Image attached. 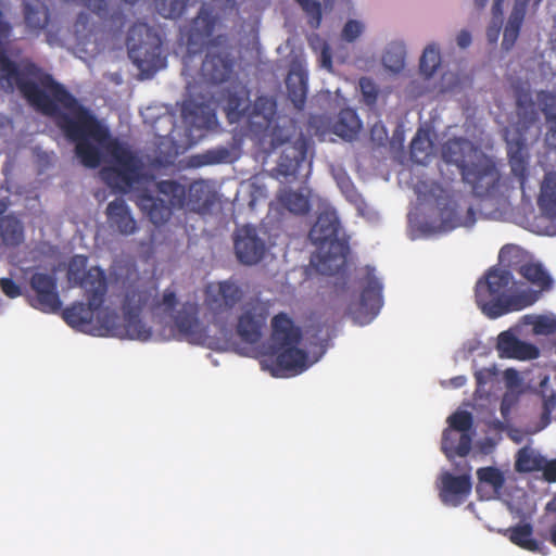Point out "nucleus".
I'll return each instance as SVG.
<instances>
[{
  "label": "nucleus",
  "mask_w": 556,
  "mask_h": 556,
  "mask_svg": "<svg viewBox=\"0 0 556 556\" xmlns=\"http://www.w3.org/2000/svg\"><path fill=\"white\" fill-rule=\"evenodd\" d=\"M9 207L7 199H0V239L5 248H15L24 240V227L18 218L4 215Z\"/></svg>",
  "instance_id": "26"
},
{
  "label": "nucleus",
  "mask_w": 556,
  "mask_h": 556,
  "mask_svg": "<svg viewBox=\"0 0 556 556\" xmlns=\"http://www.w3.org/2000/svg\"><path fill=\"white\" fill-rule=\"evenodd\" d=\"M545 142L549 148L556 149V122L548 123Z\"/></svg>",
  "instance_id": "55"
},
{
  "label": "nucleus",
  "mask_w": 556,
  "mask_h": 556,
  "mask_svg": "<svg viewBox=\"0 0 556 556\" xmlns=\"http://www.w3.org/2000/svg\"><path fill=\"white\" fill-rule=\"evenodd\" d=\"M270 343L262 354L261 366L273 377L286 378L302 374L308 368L307 353L299 349L302 333L292 319L279 313L271 320Z\"/></svg>",
  "instance_id": "2"
},
{
  "label": "nucleus",
  "mask_w": 556,
  "mask_h": 556,
  "mask_svg": "<svg viewBox=\"0 0 556 556\" xmlns=\"http://www.w3.org/2000/svg\"><path fill=\"white\" fill-rule=\"evenodd\" d=\"M496 349L501 357L517 359H534L539 356V349L523 341H520L510 331H503L498 334Z\"/></svg>",
  "instance_id": "24"
},
{
  "label": "nucleus",
  "mask_w": 556,
  "mask_h": 556,
  "mask_svg": "<svg viewBox=\"0 0 556 556\" xmlns=\"http://www.w3.org/2000/svg\"><path fill=\"white\" fill-rule=\"evenodd\" d=\"M281 206L294 214H305L309 210L308 200L300 192L285 189L277 197Z\"/></svg>",
  "instance_id": "39"
},
{
  "label": "nucleus",
  "mask_w": 556,
  "mask_h": 556,
  "mask_svg": "<svg viewBox=\"0 0 556 556\" xmlns=\"http://www.w3.org/2000/svg\"><path fill=\"white\" fill-rule=\"evenodd\" d=\"M228 41V36L220 34L211 41V47L206 48L200 70L204 83L220 85L228 81L233 74L235 59Z\"/></svg>",
  "instance_id": "10"
},
{
  "label": "nucleus",
  "mask_w": 556,
  "mask_h": 556,
  "mask_svg": "<svg viewBox=\"0 0 556 556\" xmlns=\"http://www.w3.org/2000/svg\"><path fill=\"white\" fill-rule=\"evenodd\" d=\"M223 102L228 122H244L252 134L268 129L276 114L277 102L273 97L262 94L250 102V90L241 84L226 89Z\"/></svg>",
  "instance_id": "6"
},
{
  "label": "nucleus",
  "mask_w": 556,
  "mask_h": 556,
  "mask_svg": "<svg viewBox=\"0 0 556 556\" xmlns=\"http://www.w3.org/2000/svg\"><path fill=\"white\" fill-rule=\"evenodd\" d=\"M31 294L28 303L31 307L47 314L61 311L62 301L58 291V279L53 274L35 273L29 279Z\"/></svg>",
  "instance_id": "15"
},
{
  "label": "nucleus",
  "mask_w": 556,
  "mask_h": 556,
  "mask_svg": "<svg viewBox=\"0 0 556 556\" xmlns=\"http://www.w3.org/2000/svg\"><path fill=\"white\" fill-rule=\"evenodd\" d=\"M359 85H361L362 91L366 98H371V100H376L377 91L375 90V87L370 79L361 78Z\"/></svg>",
  "instance_id": "54"
},
{
  "label": "nucleus",
  "mask_w": 556,
  "mask_h": 556,
  "mask_svg": "<svg viewBox=\"0 0 556 556\" xmlns=\"http://www.w3.org/2000/svg\"><path fill=\"white\" fill-rule=\"evenodd\" d=\"M361 128V121L356 112L352 109H343L338 115V119L333 125V131L344 139L355 137Z\"/></svg>",
  "instance_id": "37"
},
{
  "label": "nucleus",
  "mask_w": 556,
  "mask_h": 556,
  "mask_svg": "<svg viewBox=\"0 0 556 556\" xmlns=\"http://www.w3.org/2000/svg\"><path fill=\"white\" fill-rule=\"evenodd\" d=\"M184 122L198 129H212L217 124L215 110L210 102L186 101L181 108Z\"/></svg>",
  "instance_id": "23"
},
{
  "label": "nucleus",
  "mask_w": 556,
  "mask_h": 556,
  "mask_svg": "<svg viewBox=\"0 0 556 556\" xmlns=\"http://www.w3.org/2000/svg\"><path fill=\"white\" fill-rule=\"evenodd\" d=\"M215 202L214 194L208 190L207 186L203 181L192 182L187 191L186 204L189 211L206 214Z\"/></svg>",
  "instance_id": "29"
},
{
  "label": "nucleus",
  "mask_w": 556,
  "mask_h": 556,
  "mask_svg": "<svg viewBox=\"0 0 556 556\" xmlns=\"http://www.w3.org/2000/svg\"><path fill=\"white\" fill-rule=\"evenodd\" d=\"M538 100L546 122H556V93L541 91Z\"/></svg>",
  "instance_id": "45"
},
{
  "label": "nucleus",
  "mask_w": 556,
  "mask_h": 556,
  "mask_svg": "<svg viewBox=\"0 0 556 556\" xmlns=\"http://www.w3.org/2000/svg\"><path fill=\"white\" fill-rule=\"evenodd\" d=\"M67 281L72 287H79L84 293L108 292V280L103 269L93 266L87 269V257L75 255L71 258L67 268Z\"/></svg>",
  "instance_id": "16"
},
{
  "label": "nucleus",
  "mask_w": 556,
  "mask_h": 556,
  "mask_svg": "<svg viewBox=\"0 0 556 556\" xmlns=\"http://www.w3.org/2000/svg\"><path fill=\"white\" fill-rule=\"evenodd\" d=\"M229 160L230 151L228 148L223 146L208 149L203 153L193 156V162L197 166L222 164L229 162Z\"/></svg>",
  "instance_id": "41"
},
{
  "label": "nucleus",
  "mask_w": 556,
  "mask_h": 556,
  "mask_svg": "<svg viewBox=\"0 0 556 556\" xmlns=\"http://www.w3.org/2000/svg\"><path fill=\"white\" fill-rule=\"evenodd\" d=\"M448 425L455 431L460 432L458 443L455 444V439H452V432L445 430L442 437V451L447 458L455 455L465 457L469 454L472 444V438L469 433L472 428L473 419L469 412H456L448 417Z\"/></svg>",
  "instance_id": "18"
},
{
  "label": "nucleus",
  "mask_w": 556,
  "mask_h": 556,
  "mask_svg": "<svg viewBox=\"0 0 556 556\" xmlns=\"http://www.w3.org/2000/svg\"><path fill=\"white\" fill-rule=\"evenodd\" d=\"M288 98L294 108L302 110L307 97V76L302 71H291L286 78Z\"/></svg>",
  "instance_id": "33"
},
{
  "label": "nucleus",
  "mask_w": 556,
  "mask_h": 556,
  "mask_svg": "<svg viewBox=\"0 0 556 556\" xmlns=\"http://www.w3.org/2000/svg\"><path fill=\"white\" fill-rule=\"evenodd\" d=\"M108 292H96L84 293L87 299V304L83 302H74L71 306L62 311V317L64 321L72 328L85 331L89 328L93 320L94 312L99 311L106 296Z\"/></svg>",
  "instance_id": "19"
},
{
  "label": "nucleus",
  "mask_w": 556,
  "mask_h": 556,
  "mask_svg": "<svg viewBox=\"0 0 556 556\" xmlns=\"http://www.w3.org/2000/svg\"><path fill=\"white\" fill-rule=\"evenodd\" d=\"M546 510L556 513V497H553L547 504H546Z\"/></svg>",
  "instance_id": "64"
},
{
  "label": "nucleus",
  "mask_w": 556,
  "mask_h": 556,
  "mask_svg": "<svg viewBox=\"0 0 556 556\" xmlns=\"http://www.w3.org/2000/svg\"><path fill=\"white\" fill-rule=\"evenodd\" d=\"M340 222L336 211L321 212L309 230L308 238L317 247L311 263L321 275L333 276L344 270L349 243L338 238Z\"/></svg>",
  "instance_id": "5"
},
{
  "label": "nucleus",
  "mask_w": 556,
  "mask_h": 556,
  "mask_svg": "<svg viewBox=\"0 0 556 556\" xmlns=\"http://www.w3.org/2000/svg\"><path fill=\"white\" fill-rule=\"evenodd\" d=\"M89 24V16L86 13L78 14L76 22L74 24L76 33L80 30H85Z\"/></svg>",
  "instance_id": "58"
},
{
  "label": "nucleus",
  "mask_w": 556,
  "mask_h": 556,
  "mask_svg": "<svg viewBox=\"0 0 556 556\" xmlns=\"http://www.w3.org/2000/svg\"><path fill=\"white\" fill-rule=\"evenodd\" d=\"M441 64V55L435 45H429L422 52L419 70L426 77H431Z\"/></svg>",
  "instance_id": "42"
},
{
  "label": "nucleus",
  "mask_w": 556,
  "mask_h": 556,
  "mask_svg": "<svg viewBox=\"0 0 556 556\" xmlns=\"http://www.w3.org/2000/svg\"><path fill=\"white\" fill-rule=\"evenodd\" d=\"M382 61L390 71L400 72L404 67L405 52L402 47H391L383 54Z\"/></svg>",
  "instance_id": "44"
},
{
  "label": "nucleus",
  "mask_w": 556,
  "mask_h": 556,
  "mask_svg": "<svg viewBox=\"0 0 556 556\" xmlns=\"http://www.w3.org/2000/svg\"><path fill=\"white\" fill-rule=\"evenodd\" d=\"M0 87L12 92L16 87L37 111L51 117L63 136L75 143V154L88 168H97L105 149L115 164L101 169L102 179L126 193L141 177L140 160L124 144L113 139L110 130L50 74L39 76L29 64L20 70L5 53L0 54Z\"/></svg>",
  "instance_id": "1"
},
{
  "label": "nucleus",
  "mask_w": 556,
  "mask_h": 556,
  "mask_svg": "<svg viewBox=\"0 0 556 556\" xmlns=\"http://www.w3.org/2000/svg\"><path fill=\"white\" fill-rule=\"evenodd\" d=\"M24 22L28 29L39 33L49 23L48 7L41 0H23Z\"/></svg>",
  "instance_id": "31"
},
{
  "label": "nucleus",
  "mask_w": 556,
  "mask_h": 556,
  "mask_svg": "<svg viewBox=\"0 0 556 556\" xmlns=\"http://www.w3.org/2000/svg\"><path fill=\"white\" fill-rule=\"evenodd\" d=\"M522 251L515 245H505L498 254L500 265L520 274L531 285L538 287L540 292L548 291L553 287V279L542 264L523 261Z\"/></svg>",
  "instance_id": "12"
},
{
  "label": "nucleus",
  "mask_w": 556,
  "mask_h": 556,
  "mask_svg": "<svg viewBox=\"0 0 556 556\" xmlns=\"http://www.w3.org/2000/svg\"><path fill=\"white\" fill-rule=\"evenodd\" d=\"M233 250L243 265L258 264L268 252L266 232L252 225H244L233 233Z\"/></svg>",
  "instance_id": "13"
},
{
  "label": "nucleus",
  "mask_w": 556,
  "mask_h": 556,
  "mask_svg": "<svg viewBox=\"0 0 556 556\" xmlns=\"http://www.w3.org/2000/svg\"><path fill=\"white\" fill-rule=\"evenodd\" d=\"M409 153L414 163L427 164L432 153V142L428 136L418 131L410 142Z\"/></svg>",
  "instance_id": "40"
},
{
  "label": "nucleus",
  "mask_w": 556,
  "mask_h": 556,
  "mask_svg": "<svg viewBox=\"0 0 556 556\" xmlns=\"http://www.w3.org/2000/svg\"><path fill=\"white\" fill-rule=\"evenodd\" d=\"M535 334L548 336L556 332V319L548 316H536L531 323Z\"/></svg>",
  "instance_id": "47"
},
{
  "label": "nucleus",
  "mask_w": 556,
  "mask_h": 556,
  "mask_svg": "<svg viewBox=\"0 0 556 556\" xmlns=\"http://www.w3.org/2000/svg\"><path fill=\"white\" fill-rule=\"evenodd\" d=\"M110 20H111L112 24L118 28H122L125 25V18H124V16H121V14L118 12H115L114 14H112L110 16Z\"/></svg>",
  "instance_id": "59"
},
{
  "label": "nucleus",
  "mask_w": 556,
  "mask_h": 556,
  "mask_svg": "<svg viewBox=\"0 0 556 556\" xmlns=\"http://www.w3.org/2000/svg\"><path fill=\"white\" fill-rule=\"evenodd\" d=\"M205 293V304L215 314L231 309L243 296L241 287L231 280L211 283Z\"/></svg>",
  "instance_id": "22"
},
{
  "label": "nucleus",
  "mask_w": 556,
  "mask_h": 556,
  "mask_svg": "<svg viewBox=\"0 0 556 556\" xmlns=\"http://www.w3.org/2000/svg\"><path fill=\"white\" fill-rule=\"evenodd\" d=\"M269 317V304L260 299H251L242 306L238 318L237 333L239 338L250 344L258 342L263 336Z\"/></svg>",
  "instance_id": "14"
},
{
  "label": "nucleus",
  "mask_w": 556,
  "mask_h": 556,
  "mask_svg": "<svg viewBox=\"0 0 556 556\" xmlns=\"http://www.w3.org/2000/svg\"><path fill=\"white\" fill-rule=\"evenodd\" d=\"M106 216L111 227L116 228L122 235H132L138 229L128 205L122 199H116L108 204Z\"/></svg>",
  "instance_id": "27"
},
{
  "label": "nucleus",
  "mask_w": 556,
  "mask_h": 556,
  "mask_svg": "<svg viewBox=\"0 0 556 556\" xmlns=\"http://www.w3.org/2000/svg\"><path fill=\"white\" fill-rule=\"evenodd\" d=\"M533 527L531 523H520L504 531V535L511 543L529 552H541L543 545L532 538Z\"/></svg>",
  "instance_id": "34"
},
{
  "label": "nucleus",
  "mask_w": 556,
  "mask_h": 556,
  "mask_svg": "<svg viewBox=\"0 0 556 556\" xmlns=\"http://www.w3.org/2000/svg\"><path fill=\"white\" fill-rule=\"evenodd\" d=\"M467 471L455 476L445 471L440 477L439 496L444 505L457 507L462 505L471 493L472 482L468 464Z\"/></svg>",
  "instance_id": "20"
},
{
  "label": "nucleus",
  "mask_w": 556,
  "mask_h": 556,
  "mask_svg": "<svg viewBox=\"0 0 556 556\" xmlns=\"http://www.w3.org/2000/svg\"><path fill=\"white\" fill-rule=\"evenodd\" d=\"M456 40H457L458 47L465 49V48L469 47L471 43V34L468 30L463 29L457 35Z\"/></svg>",
  "instance_id": "57"
},
{
  "label": "nucleus",
  "mask_w": 556,
  "mask_h": 556,
  "mask_svg": "<svg viewBox=\"0 0 556 556\" xmlns=\"http://www.w3.org/2000/svg\"><path fill=\"white\" fill-rule=\"evenodd\" d=\"M155 189L166 199L167 203L164 199L155 198L148 190H143L137 194L136 204L154 225H161L169 219L173 208H185L187 189L182 184L173 179L157 181Z\"/></svg>",
  "instance_id": "9"
},
{
  "label": "nucleus",
  "mask_w": 556,
  "mask_h": 556,
  "mask_svg": "<svg viewBox=\"0 0 556 556\" xmlns=\"http://www.w3.org/2000/svg\"><path fill=\"white\" fill-rule=\"evenodd\" d=\"M508 163L510 174L516 179L522 195H527V181L529 178L528 154L521 140L508 143Z\"/></svg>",
  "instance_id": "25"
},
{
  "label": "nucleus",
  "mask_w": 556,
  "mask_h": 556,
  "mask_svg": "<svg viewBox=\"0 0 556 556\" xmlns=\"http://www.w3.org/2000/svg\"><path fill=\"white\" fill-rule=\"evenodd\" d=\"M0 288L1 291L10 299H15L22 295L21 287L11 278H1Z\"/></svg>",
  "instance_id": "52"
},
{
  "label": "nucleus",
  "mask_w": 556,
  "mask_h": 556,
  "mask_svg": "<svg viewBox=\"0 0 556 556\" xmlns=\"http://www.w3.org/2000/svg\"><path fill=\"white\" fill-rule=\"evenodd\" d=\"M538 204L549 218H556V172H547L541 182Z\"/></svg>",
  "instance_id": "32"
},
{
  "label": "nucleus",
  "mask_w": 556,
  "mask_h": 556,
  "mask_svg": "<svg viewBox=\"0 0 556 556\" xmlns=\"http://www.w3.org/2000/svg\"><path fill=\"white\" fill-rule=\"evenodd\" d=\"M440 224L437 227L439 232H448L457 227H471L476 222L475 210L469 206L466 216L463 218L457 212L456 203L448 201L439 212Z\"/></svg>",
  "instance_id": "28"
},
{
  "label": "nucleus",
  "mask_w": 556,
  "mask_h": 556,
  "mask_svg": "<svg viewBox=\"0 0 556 556\" xmlns=\"http://www.w3.org/2000/svg\"><path fill=\"white\" fill-rule=\"evenodd\" d=\"M214 2L218 3L222 9L224 10H232L236 7V0H213Z\"/></svg>",
  "instance_id": "61"
},
{
  "label": "nucleus",
  "mask_w": 556,
  "mask_h": 556,
  "mask_svg": "<svg viewBox=\"0 0 556 556\" xmlns=\"http://www.w3.org/2000/svg\"><path fill=\"white\" fill-rule=\"evenodd\" d=\"M529 1L530 0H515L513 11L504 28L502 41L503 49H511L518 39Z\"/></svg>",
  "instance_id": "30"
},
{
  "label": "nucleus",
  "mask_w": 556,
  "mask_h": 556,
  "mask_svg": "<svg viewBox=\"0 0 556 556\" xmlns=\"http://www.w3.org/2000/svg\"><path fill=\"white\" fill-rule=\"evenodd\" d=\"M340 188L342 192L344 193L345 198L353 204H362L364 203V200L362 198V194L357 191L353 182L350 178L343 179L340 182Z\"/></svg>",
  "instance_id": "50"
},
{
  "label": "nucleus",
  "mask_w": 556,
  "mask_h": 556,
  "mask_svg": "<svg viewBox=\"0 0 556 556\" xmlns=\"http://www.w3.org/2000/svg\"><path fill=\"white\" fill-rule=\"evenodd\" d=\"M548 541L556 547V521L549 527Z\"/></svg>",
  "instance_id": "63"
},
{
  "label": "nucleus",
  "mask_w": 556,
  "mask_h": 556,
  "mask_svg": "<svg viewBox=\"0 0 556 556\" xmlns=\"http://www.w3.org/2000/svg\"><path fill=\"white\" fill-rule=\"evenodd\" d=\"M446 164L455 165L464 182L468 184L475 195H490L497 187L500 173L493 160L472 141L454 137L445 141L441 149Z\"/></svg>",
  "instance_id": "3"
},
{
  "label": "nucleus",
  "mask_w": 556,
  "mask_h": 556,
  "mask_svg": "<svg viewBox=\"0 0 556 556\" xmlns=\"http://www.w3.org/2000/svg\"><path fill=\"white\" fill-rule=\"evenodd\" d=\"M382 305V283L376 277L374 268H368L367 283L361 293L359 308L353 312L354 318L362 324L369 323L378 315Z\"/></svg>",
  "instance_id": "21"
},
{
  "label": "nucleus",
  "mask_w": 556,
  "mask_h": 556,
  "mask_svg": "<svg viewBox=\"0 0 556 556\" xmlns=\"http://www.w3.org/2000/svg\"><path fill=\"white\" fill-rule=\"evenodd\" d=\"M86 8L96 13L99 17H109V0H79ZM127 4H134L138 0H123Z\"/></svg>",
  "instance_id": "48"
},
{
  "label": "nucleus",
  "mask_w": 556,
  "mask_h": 556,
  "mask_svg": "<svg viewBox=\"0 0 556 556\" xmlns=\"http://www.w3.org/2000/svg\"><path fill=\"white\" fill-rule=\"evenodd\" d=\"M504 0H493L492 12L495 16L502 15Z\"/></svg>",
  "instance_id": "62"
},
{
  "label": "nucleus",
  "mask_w": 556,
  "mask_h": 556,
  "mask_svg": "<svg viewBox=\"0 0 556 556\" xmlns=\"http://www.w3.org/2000/svg\"><path fill=\"white\" fill-rule=\"evenodd\" d=\"M189 0H155L157 13L165 17L176 20L186 11Z\"/></svg>",
  "instance_id": "43"
},
{
  "label": "nucleus",
  "mask_w": 556,
  "mask_h": 556,
  "mask_svg": "<svg viewBox=\"0 0 556 556\" xmlns=\"http://www.w3.org/2000/svg\"><path fill=\"white\" fill-rule=\"evenodd\" d=\"M477 492L479 494L483 492L484 485L491 486L492 495L488 496V498L498 494L505 484V477L503 471L494 466L479 468L477 470Z\"/></svg>",
  "instance_id": "36"
},
{
  "label": "nucleus",
  "mask_w": 556,
  "mask_h": 556,
  "mask_svg": "<svg viewBox=\"0 0 556 556\" xmlns=\"http://www.w3.org/2000/svg\"><path fill=\"white\" fill-rule=\"evenodd\" d=\"M175 326L179 334L191 343H198L203 339V330L195 312H179L175 317Z\"/></svg>",
  "instance_id": "35"
},
{
  "label": "nucleus",
  "mask_w": 556,
  "mask_h": 556,
  "mask_svg": "<svg viewBox=\"0 0 556 556\" xmlns=\"http://www.w3.org/2000/svg\"><path fill=\"white\" fill-rule=\"evenodd\" d=\"M544 465V457L530 447H522L518 451L515 468L518 472L541 471Z\"/></svg>",
  "instance_id": "38"
},
{
  "label": "nucleus",
  "mask_w": 556,
  "mask_h": 556,
  "mask_svg": "<svg viewBox=\"0 0 556 556\" xmlns=\"http://www.w3.org/2000/svg\"><path fill=\"white\" fill-rule=\"evenodd\" d=\"M544 397H545V400H544V408H545L546 412L549 413L555 407V405H556V399H555L554 395L547 396L545 394H544Z\"/></svg>",
  "instance_id": "60"
},
{
  "label": "nucleus",
  "mask_w": 556,
  "mask_h": 556,
  "mask_svg": "<svg viewBox=\"0 0 556 556\" xmlns=\"http://www.w3.org/2000/svg\"><path fill=\"white\" fill-rule=\"evenodd\" d=\"M253 135L261 140L269 138L273 150L282 147L276 167L279 176L288 178L299 175L306 161L308 142L302 134L296 136V126L293 119L286 116L277 117L276 113L268 129L262 134Z\"/></svg>",
  "instance_id": "7"
},
{
  "label": "nucleus",
  "mask_w": 556,
  "mask_h": 556,
  "mask_svg": "<svg viewBox=\"0 0 556 556\" xmlns=\"http://www.w3.org/2000/svg\"><path fill=\"white\" fill-rule=\"evenodd\" d=\"M126 46L128 56L142 75L152 76L165 67L163 41L160 33L147 23H135L128 30Z\"/></svg>",
  "instance_id": "8"
},
{
  "label": "nucleus",
  "mask_w": 556,
  "mask_h": 556,
  "mask_svg": "<svg viewBox=\"0 0 556 556\" xmlns=\"http://www.w3.org/2000/svg\"><path fill=\"white\" fill-rule=\"evenodd\" d=\"M178 304L176 292L167 288L164 290L162 299L156 303V307L163 308L165 312H173Z\"/></svg>",
  "instance_id": "51"
},
{
  "label": "nucleus",
  "mask_w": 556,
  "mask_h": 556,
  "mask_svg": "<svg viewBox=\"0 0 556 556\" xmlns=\"http://www.w3.org/2000/svg\"><path fill=\"white\" fill-rule=\"evenodd\" d=\"M541 471H543V476L548 482H556V459L546 460L544 458Z\"/></svg>",
  "instance_id": "53"
},
{
  "label": "nucleus",
  "mask_w": 556,
  "mask_h": 556,
  "mask_svg": "<svg viewBox=\"0 0 556 556\" xmlns=\"http://www.w3.org/2000/svg\"><path fill=\"white\" fill-rule=\"evenodd\" d=\"M151 293L148 290L128 289L122 305L124 325L112 327L115 336L132 340L147 341L151 338V329L141 320L140 313L149 303Z\"/></svg>",
  "instance_id": "11"
},
{
  "label": "nucleus",
  "mask_w": 556,
  "mask_h": 556,
  "mask_svg": "<svg viewBox=\"0 0 556 556\" xmlns=\"http://www.w3.org/2000/svg\"><path fill=\"white\" fill-rule=\"evenodd\" d=\"M514 276L507 267H492L476 283L475 298L478 307L489 318H497L510 312L521 311L539 300L540 292L528 291L509 294Z\"/></svg>",
  "instance_id": "4"
},
{
  "label": "nucleus",
  "mask_w": 556,
  "mask_h": 556,
  "mask_svg": "<svg viewBox=\"0 0 556 556\" xmlns=\"http://www.w3.org/2000/svg\"><path fill=\"white\" fill-rule=\"evenodd\" d=\"M309 17V25L318 28L321 23V4L318 0H295Z\"/></svg>",
  "instance_id": "46"
},
{
  "label": "nucleus",
  "mask_w": 556,
  "mask_h": 556,
  "mask_svg": "<svg viewBox=\"0 0 556 556\" xmlns=\"http://www.w3.org/2000/svg\"><path fill=\"white\" fill-rule=\"evenodd\" d=\"M219 22L212 9L203 3L197 14L189 24L187 33V48L189 54L200 52L204 47H211V41L216 37L213 36L215 28Z\"/></svg>",
  "instance_id": "17"
},
{
  "label": "nucleus",
  "mask_w": 556,
  "mask_h": 556,
  "mask_svg": "<svg viewBox=\"0 0 556 556\" xmlns=\"http://www.w3.org/2000/svg\"><path fill=\"white\" fill-rule=\"evenodd\" d=\"M364 26L361 22L355 20H350L345 23L341 36L342 39L348 42L355 41L361 34L363 33Z\"/></svg>",
  "instance_id": "49"
},
{
  "label": "nucleus",
  "mask_w": 556,
  "mask_h": 556,
  "mask_svg": "<svg viewBox=\"0 0 556 556\" xmlns=\"http://www.w3.org/2000/svg\"><path fill=\"white\" fill-rule=\"evenodd\" d=\"M320 62H321V65L326 68H331V66H332L331 52H330V48L327 43H324V46H323L321 53H320Z\"/></svg>",
  "instance_id": "56"
}]
</instances>
